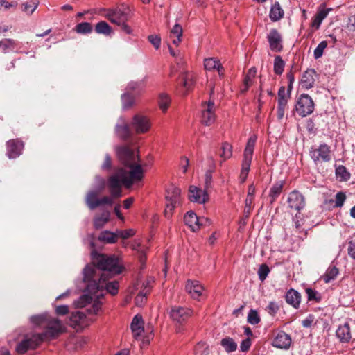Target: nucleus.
<instances>
[{
	"mask_svg": "<svg viewBox=\"0 0 355 355\" xmlns=\"http://www.w3.org/2000/svg\"><path fill=\"white\" fill-rule=\"evenodd\" d=\"M98 254L94 260L95 265H87L83 271L84 291L86 293L73 302L76 307L81 308L86 306L96 298L92 306L87 309L89 314H97L100 311L102 303L99 299L105 293L112 295L118 293L119 282L109 279L121 273L124 269L121 260L115 255Z\"/></svg>",
	"mask_w": 355,
	"mask_h": 355,
	"instance_id": "nucleus-1",
	"label": "nucleus"
},
{
	"mask_svg": "<svg viewBox=\"0 0 355 355\" xmlns=\"http://www.w3.org/2000/svg\"><path fill=\"white\" fill-rule=\"evenodd\" d=\"M116 154L121 164L130 168V171L128 173L123 168H119L109 177L107 186L113 198L121 196L122 184L129 188L134 182L141 180L144 176V170L136 152L129 147L121 146L117 148Z\"/></svg>",
	"mask_w": 355,
	"mask_h": 355,
	"instance_id": "nucleus-2",
	"label": "nucleus"
},
{
	"mask_svg": "<svg viewBox=\"0 0 355 355\" xmlns=\"http://www.w3.org/2000/svg\"><path fill=\"white\" fill-rule=\"evenodd\" d=\"M44 327L46 330L41 334L24 335L22 340L16 347L17 353L23 354L28 349H35L43 341L55 338L62 331L63 327L62 322L58 319L52 318L49 315Z\"/></svg>",
	"mask_w": 355,
	"mask_h": 355,
	"instance_id": "nucleus-3",
	"label": "nucleus"
},
{
	"mask_svg": "<svg viewBox=\"0 0 355 355\" xmlns=\"http://www.w3.org/2000/svg\"><path fill=\"white\" fill-rule=\"evenodd\" d=\"M166 196V205L164 210V216L170 218L173 215V209L180 204V189L174 186H171L167 189Z\"/></svg>",
	"mask_w": 355,
	"mask_h": 355,
	"instance_id": "nucleus-4",
	"label": "nucleus"
},
{
	"mask_svg": "<svg viewBox=\"0 0 355 355\" xmlns=\"http://www.w3.org/2000/svg\"><path fill=\"white\" fill-rule=\"evenodd\" d=\"M313 110L314 103L311 96L306 94H301L295 105V111L297 114L302 117H305L310 115Z\"/></svg>",
	"mask_w": 355,
	"mask_h": 355,
	"instance_id": "nucleus-5",
	"label": "nucleus"
},
{
	"mask_svg": "<svg viewBox=\"0 0 355 355\" xmlns=\"http://www.w3.org/2000/svg\"><path fill=\"white\" fill-rule=\"evenodd\" d=\"M103 15L110 22L118 25L123 21L128 20V15L121 9L116 8L112 9L101 8L98 12Z\"/></svg>",
	"mask_w": 355,
	"mask_h": 355,
	"instance_id": "nucleus-6",
	"label": "nucleus"
},
{
	"mask_svg": "<svg viewBox=\"0 0 355 355\" xmlns=\"http://www.w3.org/2000/svg\"><path fill=\"white\" fill-rule=\"evenodd\" d=\"M202 123L205 125H211L215 121L216 106L213 101L209 100L202 105Z\"/></svg>",
	"mask_w": 355,
	"mask_h": 355,
	"instance_id": "nucleus-7",
	"label": "nucleus"
},
{
	"mask_svg": "<svg viewBox=\"0 0 355 355\" xmlns=\"http://www.w3.org/2000/svg\"><path fill=\"white\" fill-rule=\"evenodd\" d=\"M188 198L193 202L204 204L208 200L209 195L205 189H201L196 186L192 185L189 187Z\"/></svg>",
	"mask_w": 355,
	"mask_h": 355,
	"instance_id": "nucleus-8",
	"label": "nucleus"
},
{
	"mask_svg": "<svg viewBox=\"0 0 355 355\" xmlns=\"http://www.w3.org/2000/svg\"><path fill=\"white\" fill-rule=\"evenodd\" d=\"M184 223L193 231H198L201 226H203L202 220H207V218H199L195 212L189 211L186 213L184 217Z\"/></svg>",
	"mask_w": 355,
	"mask_h": 355,
	"instance_id": "nucleus-9",
	"label": "nucleus"
},
{
	"mask_svg": "<svg viewBox=\"0 0 355 355\" xmlns=\"http://www.w3.org/2000/svg\"><path fill=\"white\" fill-rule=\"evenodd\" d=\"M311 157L315 163L329 162L331 159L330 148L325 144H320L318 148L311 151Z\"/></svg>",
	"mask_w": 355,
	"mask_h": 355,
	"instance_id": "nucleus-10",
	"label": "nucleus"
},
{
	"mask_svg": "<svg viewBox=\"0 0 355 355\" xmlns=\"http://www.w3.org/2000/svg\"><path fill=\"white\" fill-rule=\"evenodd\" d=\"M169 314L173 320L182 323L191 315L192 311L185 307L174 306L171 309Z\"/></svg>",
	"mask_w": 355,
	"mask_h": 355,
	"instance_id": "nucleus-11",
	"label": "nucleus"
},
{
	"mask_svg": "<svg viewBox=\"0 0 355 355\" xmlns=\"http://www.w3.org/2000/svg\"><path fill=\"white\" fill-rule=\"evenodd\" d=\"M69 322L70 325L73 328H83L88 326L92 320H89L83 312L77 311L71 313Z\"/></svg>",
	"mask_w": 355,
	"mask_h": 355,
	"instance_id": "nucleus-12",
	"label": "nucleus"
},
{
	"mask_svg": "<svg viewBox=\"0 0 355 355\" xmlns=\"http://www.w3.org/2000/svg\"><path fill=\"white\" fill-rule=\"evenodd\" d=\"M267 39L272 51L279 52L282 51L283 48L282 38L277 30L271 29L267 35Z\"/></svg>",
	"mask_w": 355,
	"mask_h": 355,
	"instance_id": "nucleus-13",
	"label": "nucleus"
},
{
	"mask_svg": "<svg viewBox=\"0 0 355 355\" xmlns=\"http://www.w3.org/2000/svg\"><path fill=\"white\" fill-rule=\"evenodd\" d=\"M288 206L291 209L300 211L305 206L304 196L298 191H293L288 197Z\"/></svg>",
	"mask_w": 355,
	"mask_h": 355,
	"instance_id": "nucleus-14",
	"label": "nucleus"
},
{
	"mask_svg": "<svg viewBox=\"0 0 355 355\" xmlns=\"http://www.w3.org/2000/svg\"><path fill=\"white\" fill-rule=\"evenodd\" d=\"M132 126L137 133H144L149 130L150 123L146 117L135 115L132 122Z\"/></svg>",
	"mask_w": 355,
	"mask_h": 355,
	"instance_id": "nucleus-15",
	"label": "nucleus"
},
{
	"mask_svg": "<svg viewBox=\"0 0 355 355\" xmlns=\"http://www.w3.org/2000/svg\"><path fill=\"white\" fill-rule=\"evenodd\" d=\"M291 344V336L284 331H279L277 334L272 341V345L277 348L287 349Z\"/></svg>",
	"mask_w": 355,
	"mask_h": 355,
	"instance_id": "nucleus-16",
	"label": "nucleus"
},
{
	"mask_svg": "<svg viewBox=\"0 0 355 355\" xmlns=\"http://www.w3.org/2000/svg\"><path fill=\"white\" fill-rule=\"evenodd\" d=\"M24 148L23 143L18 139L10 140L7 142V155L10 159L16 158Z\"/></svg>",
	"mask_w": 355,
	"mask_h": 355,
	"instance_id": "nucleus-17",
	"label": "nucleus"
},
{
	"mask_svg": "<svg viewBox=\"0 0 355 355\" xmlns=\"http://www.w3.org/2000/svg\"><path fill=\"white\" fill-rule=\"evenodd\" d=\"M185 288L191 297L196 300L199 299L204 291L203 286L196 280H188Z\"/></svg>",
	"mask_w": 355,
	"mask_h": 355,
	"instance_id": "nucleus-18",
	"label": "nucleus"
},
{
	"mask_svg": "<svg viewBox=\"0 0 355 355\" xmlns=\"http://www.w3.org/2000/svg\"><path fill=\"white\" fill-rule=\"evenodd\" d=\"M131 330L135 339L140 338L141 334L144 332V322L142 317L136 315L131 322Z\"/></svg>",
	"mask_w": 355,
	"mask_h": 355,
	"instance_id": "nucleus-19",
	"label": "nucleus"
},
{
	"mask_svg": "<svg viewBox=\"0 0 355 355\" xmlns=\"http://www.w3.org/2000/svg\"><path fill=\"white\" fill-rule=\"evenodd\" d=\"M315 74L316 72L313 69H309L304 71L301 78L302 87L306 89L313 87L315 83Z\"/></svg>",
	"mask_w": 355,
	"mask_h": 355,
	"instance_id": "nucleus-20",
	"label": "nucleus"
},
{
	"mask_svg": "<svg viewBox=\"0 0 355 355\" xmlns=\"http://www.w3.org/2000/svg\"><path fill=\"white\" fill-rule=\"evenodd\" d=\"M100 193L101 192L96 190H91L87 192L85 196V203L91 210H94L98 207V200H99L98 196Z\"/></svg>",
	"mask_w": 355,
	"mask_h": 355,
	"instance_id": "nucleus-21",
	"label": "nucleus"
},
{
	"mask_svg": "<svg viewBox=\"0 0 355 355\" xmlns=\"http://www.w3.org/2000/svg\"><path fill=\"white\" fill-rule=\"evenodd\" d=\"M286 302L294 308L297 309L300 306L301 295L294 289H290L285 295Z\"/></svg>",
	"mask_w": 355,
	"mask_h": 355,
	"instance_id": "nucleus-22",
	"label": "nucleus"
},
{
	"mask_svg": "<svg viewBox=\"0 0 355 355\" xmlns=\"http://www.w3.org/2000/svg\"><path fill=\"white\" fill-rule=\"evenodd\" d=\"M336 336L343 343H348L351 339L350 327L347 322L339 326L336 331Z\"/></svg>",
	"mask_w": 355,
	"mask_h": 355,
	"instance_id": "nucleus-23",
	"label": "nucleus"
},
{
	"mask_svg": "<svg viewBox=\"0 0 355 355\" xmlns=\"http://www.w3.org/2000/svg\"><path fill=\"white\" fill-rule=\"evenodd\" d=\"M116 132L123 139H126L130 137V130L129 126L122 118L119 119L116 125Z\"/></svg>",
	"mask_w": 355,
	"mask_h": 355,
	"instance_id": "nucleus-24",
	"label": "nucleus"
},
{
	"mask_svg": "<svg viewBox=\"0 0 355 355\" xmlns=\"http://www.w3.org/2000/svg\"><path fill=\"white\" fill-rule=\"evenodd\" d=\"M182 28L179 24H175L170 32V38L173 44L178 46L182 40Z\"/></svg>",
	"mask_w": 355,
	"mask_h": 355,
	"instance_id": "nucleus-25",
	"label": "nucleus"
},
{
	"mask_svg": "<svg viewBox=\"0 0 355 355\" xmlns=\"http://www.w3.org/2000/svg\"><path fill=\"white\" fill-rule=\"evenodd\" d=\"M110 213L109 211H103L100 216L94 218V225L96 229L102 228L109 221Z\"/></svg>",
	"mask_w": 355,
	"mask_h": 355,
	"instance_id": "nucleus-26",
	"label": "nucleus"
},
{
	"mask_svg": "<svg viewBox=\"0 0 355 355\" xmlns=\"http://www.w3.org/2000/svg\"><path fill=\"white\" fill-rule=\"evenodd\" d=\"M284 184V182L283 181H279L274 184L271 187L269 193L270 204H272L282 193Z\"/></svg>",
	"mask_w": 355,
	"mask_h": 355,
	"instance_id": "nucleus-27",
	"label": "nucleus"
},
{
	"mask_svg": "<svg viewBox=\"0 0 355 355\" xmlns=\"http://www.w3.org/2000/svg\"><path fill=\"white\" fill-rule=\"evenodd\" d=\"M117 232L114 233L110 231H103L98 236L99 241L107 243H115L117 241Z\"/></svg>",
	"mask_w": 355,
	"mask_h": 355,
	"instance_id": "nucleus-28",
	"label": "nucleus"
},
{
	"mask_svg": "<svg viewBox=\"0 0 355 355\" xmlns=\"http://www.w3.org/2000/svg\"><path fill=\"white\" fill-rule=\"evenodd\" d=\"M220 345L227 353L233 352L237 349V344L233 338L225 337L220 341Z\"/></svg>",
	"mask_w": 355,
	"mask_h": 355,
	"instance_id": "nucleus-29",
	"label": "nucleus"
},
{
	"mask_svg": "<svg viewBox=\"0 0 355 355\" xmlns=\"http://www.w3.org/2000/svg\"><path fill=\"white\" fill-rule=\"evenodd\" d=\"M284 16V11L281 8L279 3L276 2L272 7L270 11V18L273 21H277L282 18Z\"/></svg>",
	"mask_w": 355,
	"mask_h": 355,
	"instance_id": "nucleus-30",
	"label": "nucleus"
},
{
	"mask_svg": "<svg viewBox=\"0 0 355 355\" xmlns=\"http://www.w3.org/2000/svg\"><path fill=\"white\" fill-rule=\"evenodd\" d=\"M95 31L98 34L110 35L112 33V29L106 21H101L96 24Z\"/></svg>",
	"mask_w": 355,
	"mask_h": 355,
	"instance_id": "nucleus-31",
	"label": "nucleus"
},
{
	"mask_svg": "<svg viewBox=\"0 0 355 355\" xmlns=\"http://www.w3.org/2000/svg\"><path fill=\"white\" fill-rule=\"evenodd\" d=\"M338 273L339 270L336 266H329L326 270L325 274L322 276V279L325 283H329L335 279Z\"/></svg>",
	"mask_w": 355,
	"mask_h": 355,
	"instance_id": "nucleus-32",
	"label": "nucleus"
},
{
	"mask_svg": "<svg viewBox=\"0 0 355 355\" xmlns=\"http://www.w3.org/2000/svg\"><path fill=\"white\" fill-rule=\"evenodd\" d=\"M257 139V137L256 135H252L249 138L244 150L243 156L252 158L254 148Z\"/></svg>",
	"mask_w": 355,
	"mask_h": 355,
	"instance_id": "nucleus-33",
	"label": "nucleus"
},
{
	"mask_svg": "<svg viewBox=\"0 0 355 355\" xmlns=\"http://www.w3.org/2000/svg\"><path fill=\"white\" fill-rule=\"evenodd\" d=\"M204 66L207 70L217 69L218 72L223 69V66L214 58H207L204 61Z\"/></svg>",
	"mask_w": 355,
	"mask_h": 355,
	"instance_id": "nucleus-34",
	"label": "nucleus"
},
{
	"mask_svg": "<svg viewBox=\"0 0 355 355\" xmlns=\"http://www.w3.org/2000/svg\"><path fill=\"white\" fill-rule=\"evenodd\" d=\"M252 159V157L243 156L242 168L241 172V178H242V182H244L247 178V175L250 171Z\"/></svg>",
	"mask_w": 355,
	"mask_h": 355,
	"instance_id": "nucleus-35",
	"label": "nucleus"
},
{
	"mask_svg": "<svg viewBox=\"0 0 355 355\" xmlns=\"http://www.w3.org/2000/svg\"><path fill=\"white\" fill-rule=\"evenodd\" d=\"M221 153H220V157L223 159V161L230 159L232 155V146L228 142H223L221 146Z\"/></svg>",
	"mask_w": 355,
	"mask_h": 355,
	"instance_id": "nucleus-36",
	"label": "nucleus"
},
{
	"mask_svg": "<svg viewBox=\"0 0 355 355\" xmlns=\"http://www.w3.org/2000/svg\"><path fill=\"white\" fill-rule=\"evenodd\" d=\"M171 98L166 93H161L158 98V104L159 108L163 111L166 112L170 105Z\"/></svg>",
	"mask_w": 355,
	"mask_h": 355,
	"instance_id": "nucleus-37",
	"label": "nucleus"
},
{
	"mask_svg": "<svg viewBox=\"0 0 355 355\" xmlns=\"http://www.w3.org/2000/svg\"><path fill=\"white\" fill-rule=\"evenodd\" d=\"M254 193H255L254 187L252 184L250 185L249 188H248V196H247V198L245 200V210L246 211L247 213L250 212L251 206H252V200H253V196H254Z\"/></svg>",
	"mask_w": 355,
	"mask_h": 355,
	"instance_id": "nucleus-38",
	"label": "nucleus"
},
{
	"mask_svg": "<svg viewBox=\"0 0 355 355\" xmlns=\"http://www.w3.org/2000/svg\"><path fill=\"white\" fill-rule=\"evenodd\" d=\"M49 314L45 313L43 314L33 315L30 320L32 323L38 326H45L46 320H48Z\"/></svg>",
	"mask_w": 355,
	"mask_h": 355,
	"instance_id": "nucleus-39",
	"label": "nucleus"
},
{
	"mask_svg": "<svg viewBox=\"0 0 355 355\" xmlns=\"http://www.w3.org/2000/svg\"><path fill=\"white\" fill-rule=\"evenodd\" d=\"M289 98L290 95L286 92L285 87H280L278 91V105H287L288 100Z\"/></svg>",
	"mask_w": 355,
	"mask_h": 355,
	"instance_id": "nucleus-40",
	"label": "nucleus"
},
{
	"mask_svg": "<svg viewBox=\"0 0 355 355\" xmlns=\"http://www.w3.org/2000/svg\"><path fill=\"white\" fill-rule=\"evenodd\" d=\"M285 67V62L279 55L275 58L274 61V72L277 75H281Z\"/></svg>",
	"mask_w": 355,
	"mask_h": 355,
	"instance_id": "nucleus-41",
	"label": "nucleus"
},
{
	"mask_svg": "<svg viewBox=\"0 0 355 355\" xmlns=\"http://www.w3.org/2000/svg\"><path fill=\"white\" fill-rule=\"evenodd\" d=\"M76 31L80 34L90 33L92 31V26L89 22H82L76 25Z\"/></svg>",
	"mask_w": 355,
	"mask_h": 355,
	"instance_id": "nucleus-42",
	"label": "nucleus"
},
{
	"mask_svg": "<svg viewBox=\"0 0 355 355\" xmlns=\"http://www.w3.org/2000/svg\"><path fill=\"white\" fill-rule=\"evenodd\" d=\"M181 82L186 89H189L194 84L193 75L189 73H184L181 77Z\"/></svg>",
	"mask_w": 355,
	"mask_h": 355,
	"instance_id": "nucleus-43",
	"label": "nucleus"
},
{
	"mask_svg": "<svg viewBox=\"0 0 355 355\" xmlns=\"http://www.w3.org/2000/svg\"><path fill=\"white\" fill-rule=\"evenodd\" d=\"M336 174L337 178L340 180L347 181L350 178V173L347 171L346 168L343 166H339L336 169Z\"/></svg>",
	"mask_w": 355,
	"mask_h": 355,
	"instance_id": "nucleus-44",
	"label": "nucleus"
},
{
	"mask_svg": "<svg viewBox=\"0 0 355 355\" xmlns=\"http://www.w3.org/2000/svg\"><path fill=\"white\" fill-rule=\"evenodd\" d=\"M1 43L4 53H6L8 50H13L17 46L16 41L10 38L1 40Z\"/></svg>",
	"mask_w": 355,
	"mask_h": 355,
	"instance_id": "nucleus-45",
	"label": "nucleus"
},
{
	"mask_svg": "<svg viewBox=\"0 0 355 355\" xmlns=\"http://www.w3.org/2000/svg\"><path fill=\"white\" fill-rule=\"evenodd\" d=\"M123 107L124 109L130 108L134 103V97L128 92L123 94L121 96Z\"/></svg>",
	"mask_w": 355,
	"mask_h": 355,
	"instance_id": "nucleus-46",
	"label": "nucleus"
},
{
	"mask_svg": "<svg viewBox=\"0 0 355 355\" xmlns=\"http://www.w3.org/2000/svg\"><path fill=\"white\" fill-rule=\"evenodd\" d=\"M39 5V2L33 1L31 3H25L22 4V10L28 15H32Z\"/></svg>",
	"mask_w": 355,
	"mask_h": 355,
	"instance_id": "nucleus-47",
	"label": "nucleus"
},
{
	"mask_svg": "<svg viewBox=\"0 0 355 355\" xmlns=\"http://www.w3.org/2000/svg\"><path fill=\"white\" fill-rule=\"evenodd\" d=\"M327 46V42L326 41H322L317 46L315 49L314 50V58L318 59L321 58L323 55L324 50Z\"/></svg>",
	"mask_w": 355,
	"mask_h": 355,
	"instance_id": "nucleus-48",
	"label": "nucleus"
},
{
	"mask_svg": "<svg viewBox=\"0 0 355 355\" xmlns=\"http://www.w3.org/2000/svg\"><path fill=\"white\" fill-rule=\"evenodd\" d=\"M248 322L251 324H257L260 322V318L255 310H250L248 315Z\"/></svg>",
	"mask_w": 355,
	"mask_h": 355,
	"instance_id": "nucleus-49",
	"label": "nucleus"
},
{
	"mask_svg": "<svg viewBox=\"0 0 355 355\" xmlns=\"http://www.w3.org/2000/svg\"><path fill=\"white\" fill-rule=\"evenodd\" d=\"M95 181V189L96 191H99L102 192L105 187V180L100 175H96L94 178Z\"/></svg>",
	"mask_w": 355,
	"mask_h": 355,
	"instance_id": "nucleus-50",
	"label": "nucleus"
},
{
	"mask_svg": "<svg viewBox=\"0 0 355 355\" xmlns=\"http://www.w3.org/2000/svg\"><path fill=\"white\" fill-rule=\"evenodd\" d=\"M195 352L198 355H208V346L205 343H199L195 348Z\"/></svg>",
	"mask_w": 355,
	"mask_h": 355,
	"instance_id": "nucleus-51",
	"label": "nucleus"
},
{
	"mask_svg": "<svg viewBox=\"0 0 355 355\" xmlns=\"http://www.w3.org/2000/svg\"><path fill=\"white\" fill-rule=\"evenodd\" d=\"M270 272V269L268 266L266 264H262L260 266L259 270H258V275L259 279L263 282L266 279V277L268 276V273Z\"/></svg>",
	"mask_w": 355,
	"mask_h": 355,
	"instance_id": "nucleus-52",
	"label": "nucleus"
},
{
	"mask_svg": "<svg viewBox=\"0 0 355 355\" xmlns=\"http://www.w3.org/2000/svg\"><path fill=\"white\" fill-rule=\"evenodd\" d=\"M306 293L307 294V297H308V300L309 301H316V302H319L320 300V296L319 295V293L313 290L312 288H306Z\"/></svg>",
	"mask_w": 355,
	"mask_h": 355,
	"instance_id": "nucleus-53",
	"label": "nucleus"
},
{
	"mask_svg": "<svg viewBox=\"0 0 355 355\" xmlns=\"http://www.w3.org/2000/svg\"><path fill=\"white\" fill-rule=\"evenodd\" d=\"M144 80L138 82H130L127 87L128 91L141 90L144 87Z\"/></svg>",
	"mask_w": 355,
	"mask_h": 355,
	"instance_id": "nucleus-54",
	"label": "nucleus"
},
{
	"mask_svg": "<svg viewBox=\"0 0 355 355\" xmlns=\"http://www.w3.org/2000/svg\"><path fill=\"white\" fill-rule=\"evenodd\" d=\"M118 238L123 239H128L135 234V230L132 229H128L126 230H116Z\"/></svg>",
	"mask_w": 355,
	"mask_h": 355,
	"instance_id": "nucleus-55",
	"label": "nucleus"
},
{
	"mask_svg": "<svg viewBox=\"0 0 355 355\" xmlns=\"http://www.w3.org/2000/svg\"><path fill=\"white\" fill-rule=\"evenodd\" d=\"M346 199V195L343 192H338L336 194L335 207H341Z\"/></svg>",
	"mask_w": 355,
	"mask_h": 355,
	"instance_id": "nucleus-56",
	"label": "nucleus"
},
{
	"mask_svg": "<svg viewBox=\"0 0 355 355\" xmlns=\"http://www.w3.org/2000/svg\"><path fill=\"white\" fill-rule=\"evenodd\" d=\"M212 170H208L206 171L205 175V188L207 190L209 188L211 187L212 182Z\"/></svg>",
	"mask_w": 355,
	"mask_h": 355,
	"instance_id": "nucleus-57",
	"label": "nucleus"
},
{
	"mask_svg": "<svg viewBox=\"0 0 355 355\" xmlns=\"http://www.w3.org/2000/svg\"><path fill=\"white\" fill-rule=\"evenodd\" d=\"M331 10V8H326L324 6H320L315 15L318 16V18H320L322 20H323L327 17L329 12Z\"/></svg>",
	"mask_w": 355,
	"mask_h": 355,
	"instance_id": "nucleus-58",
	"label": "nucleus"
},
{
	"mask_svg": "<svg viewBox=\"0 0 355 355\" xmlns=\"http://www.w3.org/2000/svg\"><path fill=\"white\" fill-rule=\"evenodd\" d=\"M112 168V159L108 154L105 156V159L101 165V169L103 171H110Z\"/></svg>",
	"mask_w": 355,
	"mask_h": 355,
	"instance_id": "nucleus-59",
	"label": "nucleus"
},
{
	"mask_svg": "<svg viewBox=\"0 0 355 355\" xmlns=\"http://www.w3.org/2000/svg\"><path fill=\"white\" fill-rule=\"evenodd\" d=\"M148 41L153 45V46L158 49L161 44V38L157 35H151L148 36Z\"/></svg>",
	"mask_w": 355,
	"mask_h": 355,
	"instance_id": "nucleus-60",
	"label": "nucleus"
},
{
	"mask_svg": "<svg viewBox=\"0 0 355 355\" xmlns=\"http://www.w3.org/2000/svg\"><path fill=\"white\" fill-rule=\"evenodd\" d=\"M148 294V291H146L145 294L143 295V292H139V293L135 297V304L137 306H141L146 300V295Z\"/></svg>",
	"mask_w": 355,
	"mask_h": 355,
	"instance_id": "nucleus-61",
	"label": "nucleus"
},
{
	"mask_svg": "<svg viewBox=\"0 0 355 355\" xmlns=\"http://www.w3.org/2000/svg\"><path fill=\"white\" fill-rule=\"evenodd\" d=\"M279 309V305L275 302H270L267 307L268 312L274 315Z\"/></svg>",
	"mask_w": 355,
	"mask_h": 355,
	"instance_id": "nucleus-62",
	"label": "nucleus"
},
{
	"mask_svg": "<svg viewBox=\"0 0 355 355\" xmlns=\"http://www.w3.org/2000/svg\"><path fill=\"white\" fill-rule=\"evenodd\" d=\"M69 312V306L67 305L58 306L55 308V313L58 315H64Z\"/></svg>",
	"mask_w": 355,
	"mask_h": 355,
	"instance_id": "nucleus-63",
	"label": "nucleus"
},
{
	"mask_svg": "<svg viewBox=\"0 0 355 355\" xmlns=\"http://www.w3.org/2000/svg\"><path fill=\"white\" fill-rule=\"evenodd\" d=\"M347 252L349 256L352 259H355V240L349 241Z\"/></svg>",
	"mask_w": 355,
	"mask_h": 355,
	"instance_id": "nucleus-64",
	"label": "nucleus"
}]
</instances>
